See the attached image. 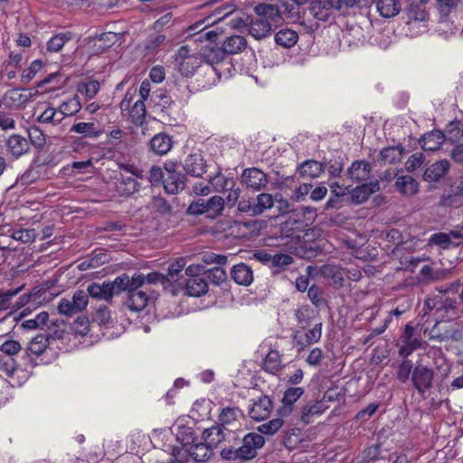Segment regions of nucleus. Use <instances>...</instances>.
Masks as SVG:
<instances>
[{
  "instance_id": "57",
  "label": "nucleus",
  "mask_w": 463,
  "mask_h": 463,
  "mask_svg": "<svg viewBox=\"0 0 463 463\" xmlns=\"http://www.w3.org/2000/svg\"><path fill=\"white\" fill-rule=\"evenodd\" d=\"M207 279L214 285H221L227 279L226 271L221 267H214L213 269L205 270Z\"/></svg>"
},
{
  "instance_id": "33",
  "label": "nucleus",
  "mask_w": 463,
  "mask_h": 463,
  "mask_svg": "<svg viewBox=\"0 0 463 463\" xmlns=\"http://www.w3.org/2000/svg\"><path fill=\"white\" fill-rule=\"evenodd\" d=\"M404 148L402 146L384 147L379 154V159L383 164H396L402 158Z\"/></svg>"
},
{
  "instance_id": "23",
  "label": "nucleus",
  "mask_w": 463,
  "mask_h": 463,
  "mask_svg": "<svg viewBox=\"0 0 463 463\" xmlns=\"http://www.w3.org/2000/svg\"><path fill=\"white\" fill-rule=\"evenodd\" d=\"M449 167L450 164L448 160L443 159L437 161L425 170L423 179L428 182L439 181L446 175Z\"/></svg>"
},
{
  "instance_id": "51",
  "label": "nucleus",
  "mask_w": 463,
  "mask_h": 463,
  "mask_svg": "<svg viewBox=\"0 0 463 463\" xmlns=\"http://www.w3.org/2000/svg\"><path fill=\"white\" fill-rule=\"evenodd\" d=\"M413 364L411 360H403L397 368L396 378L399 382L404 383L412 376Z\"/></svg>"
},
{
  "instance_id": "52",
  "label": "nucleus",
  "mask_w": 463,
  "mask_h": 463,
  "mask_svg": "<svg viewBox=\"0 0 463 463\" xmlns=\"http://www.w3.org/2000/svg\"><path fill=\"white\" fill-rule=\"evenodd\" d=\"M92 320L98 325L103 326H108L109 324H111V315L109 307L104 305L99 306L96 309Z\"/></svg>"
},
{
  "instance_id": "11",
  "label": "nucleus",
  "mask_w": 463,
  "mask_h": 463,
  "mask_svg": "<svg viewBox=\"0 0 463 463\" xmlns=\"http://www.w3.org/2000/svg\"><path fill=\"white\" fill-rule=\"evenodd\" d=\"M184 170L192 176H202L206 172V163L203 156L200 153L187 156L184 162Z\"/></svg>"
},
{
  "instance_id": "39",
  "label": "nucleus",
  "mask_w": 463,
  "mask_h": 463,
  "mask_svg": "<svg viewBox=\"0 0 463 463\" xmlns=\"http://www.w3.org/2000/svg\"><path fill=\"white\" fill-rule=\"evenodd\" d=\"M324 411L325 406L322 402L307 404L301 410L300 420L304 425H307L311 422L314 416L322 414Z\"/></svg>"
},
{
  "instance_id": "12",
  "label": "nucleus",
  "mask_w": 463,
  "mask_h": 463,
  "mask_svg": "<svg viewBox=\"0 0 463 463\" xmlns=\"http://www.w3.org/2000/svg\"><path fill=\"white\" fill-rule=\"evenodd\" d=\"M335 6L330 0H315L310 2L308 11L317 21H327L333 14Z\"/></svg>"
},
{
  "instance_id": "64",
  "label": "nucleus",
  "mask_w": 463,
  "mask_h": 463,
  "mask_svg": "<svg viewBox=\"0 0 463 463\" xmlns=\"http://www.w3.org/2000/svg\"><path fill=\"white\" fill-rule=\"evenodd\" d=\"M282 442L288 450H293L298 448V444L301 442V439L298 434L296 433V430L292 429L286 432Z\"/></svg>"
},
{
  "instance_id": "24",
  "label": "nucleus",
  "mask_w": 463,
  "mask_h": 463,
  "mask_svg": "<svg viewBox=\"0 0 463 463\" xmlns=\"http://www.w3.org/2000/svg\"><path fill=\"white\" fill-rule=\"evenodd\" d=\"M225 430L226 429L221 425L205 429L202 434V439L207 442L209 446L213 449L226 439L227 433Z\"/></svg>"
},
{
  "instance_id": "46",
  "label": "nucleus",
  "mask_w": 463,
  "mask_h": 463,
  "mask_svg": "<svg viewBox=\"0 0 463 463\" xmlns=\"http://www.w3.org/2000/svg\"><path fill=\"white\" fill-rule=\"evenodd\" d=\"M71 39V33H60L52 36L47 43V51L57 52L61 50L64 44Z\"/></svg>"
},
{
  "instance_id": "17",
  "label": "nucleus",
  "mask_w": 463,
  "mask_h": 463,
  "mask_svg": "<svg viewBox=\"0 0 463 463\" xmlns=\"http://www.w3.org/2000/svg\"><path fill=\"white\" fill-rule=\"evenodd\" d=\"M186 177L180 172H172L163 180L165 192L169 194H175L185 187Z\"/></svg>"
},
{
  "instance_id": "3",
  "label": "nucleus",
  "mask_w": 463,
  "mask_h": 463,
  "mask_svg": "<svg viewBox=\"0 0 463 463\" xmlns=\"http://www.w3.org/2000/svg\"><path fill=\"white\" fill-rule=\"evenodd\" d=\"M434 371L422 364H417L412 371L411 383L418 393L423 395L433 386Z\"/></svg>"
},
{
  "instance_id": "35",
  "label": "nucleus",
  "mask_w": 463,
  "mask_h": 463,
  "mask_svg": "<svg viewBox=\"0 0 463 463\" xmlns=\"http://www.w3.org/2000/svg\"><path fill=\"white\" fill-rule=\"evenodd\" d=\"M205 214L208 218L214 219L220 216L224 208V199L222 196L214 195L204 200Z\"/></svg>"
},
{
  "instance_id": "63",
  "label": "nucleus",
  "mask_w": 463,
  "mask_h": 463,
  "mask_svg": "<svg viewBox=\"0 0 463 463\" xmlns=\"http://www.w3.org/2000/svg\"><path fill=\"white\" fill-rule=\"evenodd\" d=\"M325 170L326 169L331 176H339L343 171L344 164L341 157L331 159L328 162L323 163Z\"/></svg>"
},
{
  "instance_id": "58",
  "label": "nucleus",
  "mask_w": 463,
  "mask_h": 463,
  "mask_svg": "<svg viewBox=\"0 0 463 463\" xmlns=\"http://www.w3.org/2000/svg\"><path fill=\"white\" fill-rule=\"evenodd\" d=\"M28 137L31 144L37 148L43 147L46 143L45 135L40 128L36 127H32L29 128Z\"/></svg>"
},
{
  "instance_id": "36",
  "label": "nucleus",
  "mask_w": 463,
  "mask_h": 463,
  "mask_svg": "<svg viewBox=\"0 0 463 463\" xmlns=\"http://www.w3.org/2000/svg\"><path fill=\"white\" fill-rule=\"evenodd\" d=\"M87 291L91 298L99 300L109 301L113 297L107 282L102 284L93 282L88 286Z\"/></svg>"
},
{
  "instance_id": "4",
  "label": "nucleus",
  "mask_w": 463,
  "mask_h": 463,
  "mask_svg": "<svg viewBox=\"0 0 463 463\" xmlns=\"http://www.w3.org/2000/svg\"><path fill=\"white\" fill-rule=\"evenodd\" d=\"M415 335V328L410 324H407L397 344L401 356L406 358L420 347V340Z\"/></svg>"
},
{
  "instance_id": "2",
  "label": "nucleus",
  "mask_w": 463,
  "mask_h": 463,
  "mask_svg": "<svg viewBox=\"0 0 463 463\" xmlns=\"http://www.w3.org/2000/svg\"><path fill=\"white\" fill-rule=\"evenodd\" d=\"M144 283L145 276L143 274H135L132 277L127 300L128 307L132 311H141L147 305L148 297L146 292L139 289Z\"/></svg>"
},
{
  "instance_id": "60",
  "label": "nucleus",
  "mask_w": 463,
  "mask_h": 463,
  "mask_svg": "<svg viewBox=\"0 0 463 463\" xmlns=\"http://www.w3.org/2000/svg\"><path fill=\"white\" fill-rule=\"evenodd\" d=\"M81 108L80 102L79 100V97L75 96L73 99L63 102L60 109L63 114V116H71L80 111Z\"/></svg>"
},
{
  "instance_id": "7",
  "label": "nucleus",
  "mask_w": 463,
  "mask_h": 463,
  "mask_svg": "<svg viewBox=\"0 0 463 463\" xmlns=\"http://www.w3.org/2000/svg\"><path fill=\"white\" fill-rule=\"evenodd\" d=\"M257 17L266 20L273 26H278L283 21L282 11L279 6L271 4H258L253 8Z\"/></svg>"
},
{
  "instance_id": "48",
  "label": "nucleus",
  "mask_w": 463,
  "mask_h": 463,
  "mask_svg": "<svg viewBox=\"0 0 463 463\" xmlns=\"http://www.w3.org/2000/svg\"><path fill=\"white\" fill-rule=\"evenodd\" d=\"M274 200L270 194L262 193L257 195L254 200L257 216L262 214L266 210L271 209L274 205Z\"/></svg>"
},
{
  "instance_id": "26",
  "label": "nucleus",
  "mask_w": 463,
  "mask_h": 463,
  "mask_svg": "<svg viewBox=\"0 0 463 463\" xmlns=\"http://www.w3.org/2000/svg\"><path fill=\"white\" fill-rule=\"evenodd\" d=\"M116 190L121 196H130L139 190V184L132 176L120 175L116 181Z\"/></svg>"
},
{
  "instance_id": "21",
  "label": "nucleus",
  "mask_w": 463,
  "mask_h": 463,
  "mask_svg": "<svg viewBox=\"0 0 463 463\" xmlns=\"http://www.w3.org/2000/svg\"><path fill=\"white\" fill-rule=\"evenodd\" d=\"M324 171V164L316 160H306L297 168L300 177L310 179L318 177Z\"/></svg>"
},
{
  "instance_id": "10",
  "label": "nucleus",
  "mask_w": 463,
  "mask_h": 463,
  "mask_svg": "<svg viewBox=\"0 0 463 463\" xmlns=\"http://www.w3.org/2000/svg\"><path fill=\"white\" fill-rule=\"evenodd\" d=\"M304 389L301 387H289L288 388L282 398V405L278 411L280 417L289 416L294 408V403L303 395Z\"/></svg>"
},
{
  "instance_id": "49",
  "label": "nucleus",
  "mask_w": 463,
  "mask_h": 463,
  "mask_svg": "<svg viewBox=\"0 0 463 463\" xmlns=\"http://www.w3.org/2000/svg\"><path fill=\"white\" fill-rule=\"evenodd\" d=\"M71 132L82 134L84 137H97L100 135V131L97 130L96 124L94 122H80L74 124L71 128Z\"/></svg>"
},
{
  "instance_id": "44",
  "label": "nucleus",
  "mask_w": 463,
  "mask_h": 463,
  "mask_svg": "<svg viewBox=\"0 0 463 463\" xmlns=\"http://www.w3.org/2000/svg\"><path fill=\"white\" fill-rule=\"evenodd\" d=\"M280 368L281 360L279 353L276 350H270L264 359L263 369L269 373L275 374Z\"/></svg>"
},
{
  "instance_id": "32",
  "label": "nucleus",
  "mask_w": 463,
  "mask_h": 463,
  "mask_svg": "<svg viewBox=\"0 0 463 463\" xmlns=\"http://www.w3.org/2000/svg\"><path fill=\"white\" fill-rule=\"evenodd\" d=\"M175 436L185 451L198 440L193 428L186 425L178 426Z\"/></svg>"
},
{
  "instance_id": "38",
  "label": "nucleus",
  "mask_w": 463,
  "mask_h": 463,
  "mask_svg": "<svg viewBox=\"0 0 463 463\" xmlns=\"http://www.w3.org/2000/svg\"><path fill=\"white\" fill-rule=\"evenodd\" d=\"M202 56L207 63L215 64L222 61L226 53L222 47L207 45L202 50Z\"/></svg>"
},
{
  "instance_id": "13",
  "label": "nucleus",
  "mask_w": 463,
  "mask_h": 463,
  "mask_svg": "<svg viewBox=\"0 0 463 463\" xmlns=\"http://www.w3.org/2000/svg\"><path fill=\"white\" fill-rule=\"evenodd\" d=\"M272 26L266 20L259 17H250L248 32L254 39L262 40L271 35Z\"/></svg>"
},
{
  "instance_id": "28",
  "label": "nucleus",
  "mask_w": 463,
  "mask_h": 463,
  "mask_svg": "<svg viewBox=\"0 0 463 463\" xmlns=\"http://www.w3.org/2000/svg\"><path fill=\"white\" fill-rule=\"evenodd\" d=\"M460 305V301L456 298L445 297L434 302L433 307H436L437 311H443L448 318H451L458 315Z\"/></svg>"
},
{
  "instance_id": "34",
  "label": "nucleus",
  "mask_w": 463,
  "mask_h": 463,
  "mask_svg": "<svg viewBox=\"0 0 463 463\" xmlns=\"http://www.w3.org/2000/svg\"><path fill=\"white\" fill-rule=\"evenodd\" d=\"M298 41V34L291 29H281L275 34V42L283 48H291Z\"/></svg>"
},
{
  "instance_id": "30",
  "label": "nucleus",
  "mask_w": 463,
  "mask_h": 463,
  "mask_svg": "<svg viewBox=\"0 0 463 463\" xmlns=\"http://www.w3.org/2000/svg\"><path fill=\"white\" fill-rule=\"evenodd\" d=\"M184 289L188 296L200 297L207 293L208 282L203 278L188 279Z\"/></svg>"
},
{
  "instance_id": "25",
  "label": "nucleus",
  "mask_w": 463,
  "mask_h": 463,
  "mask_svg": "<svg viewBox=\"0 0 463 463\" xmlns=\"http://www.w3.org/2000/svg\"><path fill=\"white\" fill-rule=\"evenodd\" d=\"M321 274L326 279H330L336 288H342L345 281V269L336 264L326 263L321 267Z\"/></svg>"
},
{
  "instance_id": "50",
  "label": "nucleus",
  "mask_w": 463,
  "mask_h": 463,
  "mask_svg": "<svg viewBox=\"0 0 463 463\" xmlns=\"http://www.w3.org/2000/svg\"><path fill=\"white\" fill-rule=\"evenodd\" d=\"M64 119L61 110L47 108L38 118V122L58 125Z\"/></svg>"
},
{
  "instance_id": "6",
  "label": "nucleus",
  "mask_w": 463,
  "mask_h": 463,
  "mask_svg": "<svg viewBox=\"0 0 463 463\" xmlns=\"http://www.w3.org/2000/svg\"><path fill=\"white\" fill-rule=\"evenodd\" d=\"M273 410V402L268 395H262L257 399L251 400L248 414L254 420H263L267 419Z\"/></svg>"
},
{
  "instance_id": "59",
  "label": "nucleus",
  "mask_w": 463,
  "mask_h": 463,
  "mask_svg": "<svg viewBox=\"0 0 463 463\" xmlns=\"http://www.w3.org/2000/svg\"><path fill=\"white\" fill-rule=\"evenodd\" d=\"M459 5H463V0H437V5L442 16H448Z\"/></svg>"
},
{
  "instance_id": "61",
  "label": "nucleus",
  "mask_w": 463,
  "mask_h": 463,
  "mask_svg": "<svg viewBox=\"0 0 463 463\" xmlns=\"http://www.w3.org/2000/svg\"><path fill=\"white\" fill-rule=\"evenodd\" d=\"M18 369V364L13 357L0 359V371L6 376L13 377Z\"/></svg>"
},
{
  "instance_id": "5",
  "label": "nucleus",
  "mask_w": 463,
  "mask_h": 463,
  "mask_svg": "<svg viewBox=\"0 0 463 463\" xmlns=\"http://www.w3.org/2000/svg\"><path fill=\"white\" fill-rule=\"evenodd\" d=\"M241 178L247 188L252 189L253 191L263 190L269 184L267 174L257 167L244 169Z\"/></svg>"
},
{
  "instance_id": "1",
  "label": "nucleus",
  "mask_w": 463,
  "mask_h": 463,
  "mask_svg": "<svg viewBox=\"0 0 463 463\" xmlns=\"http://www.w3.org/2000/svg\"><path fill=\"white\" fill-rule=\"evenodd\" d=\"M264 444L265 439L261 434L250 432L243 437L240 447H224L221 450V457L224 460H240L241 462H246L256 458L258 450L260 449Z\"/></svg>"
},
{
  "instance_id": "42",
  "label": "nucleus",
  "mask_w": 463,
  "mask_h": 463,
  "mask_svg": "<svg viewBox=\"0 0 463 463\" xmlns=\"http://www.w3.org/2000/svg\"><path fill=\"white\" fill-rule=\"evenodd\" d=\"M314 309L307 305H303L295 310V317L300 328L305 329L314 318Z\"/></svg>"
},
{
  "instance_id": "31",
  "label": "nucleus",
  "mask_w": 463,
  "mask_h": 463,
  "mask_svg": "<svg viewBox=\"0 0 463 463\" xmlns=\"http://www.w3.org/2000/svg\"><path fill=\"white\" fill-rule=\"evenodd\" d=\"M376 8L382 17L392 18L401 12L402 5L399 0H378Z\"/></svg>"
},
{
  "instance_id": "40",
  "label": "nucleus",
  "mask_w": 463,
  "mask_h": 463,
  "mask_svg": "<svg viewBox=\"0 0 463 463\" xmlns=\"http://www.w3.org/2000/svg\"><path fill=\"white\" fill-rule=\"evenodd\" d=\"M150 101L154 104L155 107L160 109L162 112H165L173 103L171 97L168 95L167 91L165 90H154L150 96Z\"/></svg>"
},
{
  "instance_id": "45",
  "label": "nucleus",
  "mask_w": 463,
  "mask_h": 463,
  "mask_svg": "<svg viewBox=\"0 0 463 463\" xmlns=\"http://www.w3.org/2000/svg\"><path fill=\"white\" fill-rule=\"evenodd\" d=\"M109 288L111 289L112 296L119 295L121 292L127 290L129 291L132 278L129 279L128 275L123 274L117 277L112 282H107Z\"/></svg>"
},
{
  "instance_id": "55",
  "label": "nucleus",
  "mask_w": 463,
  "mask_h": 463,
  "mask_svg": "<svg viewBox=\"0 0 463 463\" xmlns=\"http://www.w3.org/2000/svg\"><path fill=\"white\" fill-rule=\"evenodd\" d=\"M43 68V62L41 60L33 61L29 68L23 71L21 75V81L23 84H28L36 75L38 71Z\"/></svg>"
},
{
  "instance_id": "54",
  "label": "nucleus",
  "mask_w": 463,
  "mask_h": 463,
  "mask_svg": "<svg viewBox=\"0 0 463 463\" xmlns=\"http://www.w3.org/2000/svg\"><path fill=\"white\" fill-rule=\"evenodd\" d=\"M242 412L239 408H231L227 407L222 409L221 414H220V421L221 426L224 427V425L231 424L232 422L235 421L238 417L241 416Z\"/></svg>"
},
{
  "instance_id": "47",
  "label": "nucleus",
  "mask_w": 463,
  "mask_h": 463,
  "mask_svg": "<svg viewBox=\"0 0 463 463\" xmlns=\"http://www.w3.org/2000/svg\"><path fill=\"white\" fill-rule=\"evenodd\" d=\"M146 109L145 101L137 100L130 109V118L137 126H142L146 120Z\"/></svg>"
},
{
  "instance_id": "18",
  "label": "nucleus",
  "mask_w": 463,
  "mask_h": 463,
  "mask_svg": "<svg viewBox=\"0 0 463 463\" xmlns=\"http://www.w3.org/2000/svg\"><path fill=\"white\" fill-rule=\"evenodd\" d=\"M185 452L196 462H205L213 454V449L204 440H197Z\"/></svg>"
},
{
  "instance_id": "9",
  "label": "nucleus",
  "mask_w": 463,
  "mask_h": 463,
  "mask_svg": "<svg viewBox=\"0 0 463 463\" xmlns=\"http://www.w3.org/2000/svg\"><path fill=\"white\" fill-rule=\"evenodd\" d=\"M380 190L379 181L375 180L369 183H364L356 186L350 192L352 203L354 204H361L368 200V198L374 193Z\"/></svg>"
},
{
  "instance_id": "37",
  "label": "nucleus",
  "mask_w": 463,
  "mask_h": 463,
  "mask_svg": "<svg viewBox=\"0 0 463 463\" xmlns=\"http://www.w3.org/2000/svg\"><path fill=\"white\" fill-rule=\"evenodd\" d=\"M49 345V337H46L43 335H38L29 343V345L25 350V354L28 357L31 354L39 356L45 352Z\"/></svg>"
},
{
  "instance_id": "62",
  "label": "nucleus",
  "mask_w": 463,
  "mask_h": 463,
  "mask_svg": "<svg viewBox=\"0 0 463 463\" xmlns=\"http://www.w3.org/2000/svg\"><path fill=\"white\" fill-rule=\"evenodd\" d=\"M21 350V344L15 340H6L0 345V351L9 357L17 354Z\"/></svg>"
},
{
  "instance_id": "16",
  "label": "nucleus",
  "mask_w": 463,
  "mask_h": 463,
  "mask_svg": "<svg viewBox=\"0 0 463 463\" xmlns=\"http://www.w3.org/2000/svg\"><path fill=\"white\" fill-rule=\"evenodd\" d=\"M372 165L364 160H356L352 163L347 170L348 176L354 182H362L369 179Z\"/></svg>"
},
{
  "instance_id": "41",
  "label": "nucleus",
  "mask_w": 463,
  "mask_h": 463,
  "mask_svg": "<svg viewBox=\"0 0 463 463\" xmlns=\"http://www.w3.org/2000/svg\"><path fill=\"white\" fill-rule=\"evenodd\" d=\"M185 264V260L184 258H179L168 266L167 274L165 275L167 283L179 281V279L183 277L182 273Z\"/></svg>"
},
{
  "instance_id": "19",
  "label": "nucleus",
  "mask_w": 463,
  "mask_h": 463,
  "mask_svg": "<svg viewBox=\"0 0 463 463\" xmlns=\"http://www.w3.org/2000/svg\"><path fill=\"white\" fill-rule=\"evenodd\" d=\"M231 276L237 284L242 286L250 285L254 279L251 268L243 262L232 267Z\"/></svg>"
},
{
  "instance_id": "14",
  "label": "nucleus",
  "mask_w": 463,
  "mask_h": 463,
  "mask_svg": "<svg viewBox=\"0 0 463 463\" xmlns=\"http://www.w3.org/2000/svg\"><path fill=\"white\" fill-rule=\"evenodd\" d=\"M172 137L165 133L155 135L149 141V149L157 156L166 155L173 147Z\"/></svg>"
},
{
  "instance_id": "29",
  "label": "nucleus",
  "mask_w": 463,
  "mask_h": 463,
  "mask_svg": "<svg viewBox=\"0 0 463 463\" xmlns=\"http://www.w3.org/2000/svg\"><path fill=\"white\" fill-rule=\"evenodd\" d=\"M395 186L402 194L406 196H412L419 191L418 182L411 175L398 176Z\"/></svg>"
},
{
  "instance_id": "43",
  "label": "nucleus",
  "mask_w": 463,
  "mask_h": 463,
  "mask_svg": "<svg viewBox=\"0 0 463 463\" xmlns=\"http://www.w3.org/2000/svg\"><path fill=\"white\" fill-rule=\"evenodd\" d=\"M201 66V59L197 56L186 57L185 60L178 62V70L184 77H191Z\"/></svg>"
},
{
  "instance_id": "27",
  "label": "nucleus",
  "mask_w": 463,
  "mask_h": 463,
  "mask_svg": "<svg viewBox=\"0 0 463 463\" xmlns=\"http://www.w3.org/2000/svg\"><path fill=\"white\" fill-rule=\"evenodd\" d=\"M444 141V135L439 130H433L425 134L420 139V145L424 151L434 152L439 149Z\"/></svg>"
},
{
  "instance_id": "15",
  "label": "nucleus",
  "mask_w": 463,
  "mask_h": 463,
  "mask_svg": "<svg viewBox=\"0 0 463 463\" xmlns=\"http://www.w3.org/2000/svg\"><path fill=\"white\" fill-rule=\"evenodd\" d=\"M7 151L15 158L26 154L30 149L28 140L18 134L11 135L6 141Z\"/></svg>"
},
{
  "instance_id": "56",
  "label": "nucleus",
  "mask_w": 463,
  "mask_h": 463,
  "mask_svg": "<svg viewBox=\"0 0 463 463\" xmlns=\"http://www.w3.org/2000/svg\"><path fill=\"white\" fill-rule=\"evenodd\" d=\"M283 417L273 419L268 422H265L258 427V430L265 435H273L276 433L283 425Z\"/></svg>"
},
{
  "instance_id": "20",
  "label": "nucleus",
  "mask_w": 463,
  "mask_h": 463,
  "mask_svg": "<svg viewBox=\"0 0 463 463\" xmlns=\"http://www.w3.org/2000/svg\"><path fill=\"white\" fill-rule=\"evenodd\" d=\"M303 222L288 217L280 224V236L290 239H299L303 232Z\"/></svg>"
},
{
  "instance_id": "22",
  "label": "nucleus",
  "mask_w": 463,
  "mask_h": 463,
  "mask_svg": "<svg viewBox=\"0 0 463 463\" xmlns=\"http://www.w3.org/2000/svg\"><path fill=\"white\" fill-rule=\"evenodd\" d=\"M226 55L242 52L247 47V40L242 35L233 34L227 37L222 44Z\"/></svg>"
},
{
  "instance_id": "8",
  "label": "nucleus",
  "mask_w": 463,
  "mask_h": 463,
  "mask_svg": "<svg viewBox=\"0 0 463 463\" xmlns=\"http://www.w3.org/2000/svg\"><path fill=\"white\" fill-rule=\"evenodd\" d=\"M304 339L299 335V331L297 330L292 335L294 345L298 347L300 352L307 346L317 343L322 336V323H317L314 326L307 330L304 335Z\"/></svg>"
},
{
  "instance_id": "53",
  "label": "nucleus",
  "mask_w": 463,
  "mask_h": 463,
  "mask_svg": "<svg viewBox=\"0 0 463 463\" xmlns=\"http://www.w3.org/2000/svg\"><path fill=\"white\" fill-rule=\"evenodd\" d=\"M100 88L98 80H90L87 82H81L78 85V92L85 95L89 99H92L99 92Z\"/></svg>"
}]
</instances>
